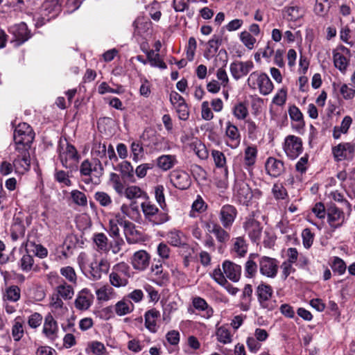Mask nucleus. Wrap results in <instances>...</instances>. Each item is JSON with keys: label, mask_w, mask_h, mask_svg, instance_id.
<instances>
[{"label": "nucleus", "mask_w": 355, "mask_h": 355, "mask_svg": "<svg viewBox=\"0 0 355 355\" xmlns=\"http://www.w3.org/2000/svg\"><path fill=\"white\" fill-rule=\"evenodd\" d=\"M256 295L261 308L272 311L276 306L275 301H272L273 290L271 286L266 283H261L256 288Z\"/></svg>", "instance_id": "obj_4"}, {"label": "nucleus", "mask_w": 355, "mask_h": 355, "mask_svg": "<svg viewBox=\"0 0 355 355\" xmlns=\"http://www.w3.org/2000/svg\"><path fill=\"white\" fill-rule=\"evenodd\" d=\"M94 198L103 207H108L112 202L110 196L103 191H97L94 195Z\"/></svg>", "instance_id": "obj_50"}, {"label": "nucleus", "mask_w": 355, "mask_h": 355, "mask_svg": "<svg viewBox=\"0 0 355 355\" xmlns=\"http://www.w3.org/2000/svg\"><path fill=\"white\" fill-rule=\"evenodd\" d=\"M177 163L178 160L175 155H164L157 159V166L164 171L172 168Z\"/></svg>", "instance_id": "obj_29"}, {"label": "nucleus", "mask_w": 355, "mask_h": 355, "mask_svg": "<svg viewBox=\"0 0 355 355\" xmlns=\"http://www.w3.org/2000/svg\"><path fill=\"white\" fill-rule=\"evenodd\" d=\"M222 44V37L220 35H214L212 38L208 42V49L207 53L213 55L216 53L219 46Z\"/></svg>", "instance_id": "obj_45"}, {"label": "nucleus", "mask_w": 355, "mask_h": 355, "mask_svg": "<svg viewBox=\"0 0 355 355\" xmlns=\"http://www.w3.org/2000/svg\"><path fill=\"white\" fill-rule=\"evenodd\" d=\"M222 267L226 277L232 282H236L240 279L241 275V266L232 261L226 260Z\"/></svg>", "instance_id": "obj_23"}, {"label": "nucleus", "mask_w": 355, "mask_h": 355, "mask_svg": "<svg viewBox=\"0 0 355 355\" xmlns=\"http://www.w3.org/2000/svg\"><path fill=\"white\" fill-rule=\"evenodd\" d=\"M24 321L21 316H17L13 321L12 336L15 341H19L24 336Z\"/></svg>", "instance_id": "obj_31"}, {"label": "nucleus", "mask_w": 355, "mask_h": 355, "mask_svg": "<svg viewBox=\"0 0 355 355\" xmlns=\"http://www.w3.org/2000/svg\"><path fill=\"white\" fill-rule=\"evenodd\" d=\"M257 155V149L255 146H248L245 150L244 163L248 166L254 164Z\"/></svg>", "instance_id": "obj_37"}, {"label": "nucleus", "mask_w": 355, "mask_h": 355, "mask_svg": "<svg viewBox=\"0 0 355 355\" xmlns=\"http://www.w3.org/2000/svg\"><path fill=\"white\" fill-rule=\"evenodd\" d=\"M257 254H250L248 260L245 264V274L247 277H254L257 272V264L253 261V259L258 257Z\"/></svg>", "instance_id": "obj_32"}, {"label": "nucleus", "mask_w": 355, "mask_h": 355, "mask_svg": "<svg viewBox=\"0 0 355 355\" xmlns=\"http://www.w3.org/2000/svg\"><path fill=\"white\" fill-rule=\"evenodd\" d=\"M303 245L305 248L309 249L313 244L314 235L309 228H306L302 233Z\"/></svg>", "instance_id": "obj_53"}, {"label": "nucleus", "mask_w": 355, "mask_h": 355, "mask_svg": "<svg viewBox=\"0 0 355 355\" xmlns=\"http://www.w3.org/2000/svg\"><path fill=\"white\" fill-rule=\"evenodd\" d=\"M130 148L132 153L133 161L137 162L143 155L144 148L142 144L139 141H133L131 144Z\"/></svg>", "instance_id": "obj_49"}, {"label": "nucleus", "mask_w": 355, "mask_h": 355, "mask_svg": "<svg viewBox=\"0 0 355 355\" xmlns=\"http://www.w3.org/2000/svg\"><path fill=\"white\" fill-rule=\"evenodd\" d=\"M110 268V263L106 259L94 261L90 265V274L94 279H99L103 274H106Z\"/></svg>", "instance_id": "obj_26"}, {"label": "nucleus", "mask_w": 355, "mask_h": 355, "mask_svg": "<svg viewBox=\"0 0 355 355\" xmlns=\"http://www.w3.org/2000/svg\"><path fill=\"white\" fill-rule=\"evenodd\" d=\"M56 291L58 294L64 300L71 299L74 293L72 286L67 284L64 281L56 287Z\"/></svg>", "instance_id": "obj_33"}, {"label": "nucleus", "mask_w": 355, "mask_h": 355, "mask_svg": "<svg viewBox=\"0 0 355 355\" xmlns=\"http://www.w3.org/2000/svg\"><path fill=\"white\" fill-rule=\"evenodd\" d=\"M211 277L218 284L221 286H225L226 284H227V281L220 268H217L214 270Z\"/></svg>", "instance_id": "obj_63"}, {"label": "nucleus", "mask_w": 355, "mask_h": 355, "mask_svg": "<svg viewBox=\"0 0 355 355\" xmlns=\"http://www.w3.org/2000/svg\"><path fill=\"white\" fill-rule=\"evenodd\" d=\"M334 272H337L341 275L346 271L347 266L345 261L338 257H334L331 263L330 264Z\"/></svg>", "instance_id": "obj_41"}, {"label": "nucleus", "mask_w": 355, "mask_h": 355, "mask_svg": "<svg viewBox=\"0 0 355 355\" xmlns=\"http://www.w3.org/2000/svg\"><path fill=\"white\" fill-rule=\"evenodd\" d=\"M312 211L320 219H324L327 215V209L322 202H317L313 207Z\"/></svg>", "instance_id": "obj_64"}, {"label": "nucleus", "mask_w": 355, "mask_h": 355, "mask_svg": "<svg viewBox=\"0 0 355 355\" xmlns=\"http://www.w3.org/2000/svg\"><path fill=\"white\" fill-rule=\"evenodd\" d=\"M172 184L181 190L187 189L191 186V179L187 173L183 171L175 170L170 174Z\"/></svg>", "instance_id": "obj_14"}, {"label": "nucleus", "mask_w": 355, "mask_h": 355, "mask_svg": "<svg viewBox=\"0 0 355 355\" xmlns=\"http://www.w3.org/2000/svg\"><path fill=\"white\" fill-rule=\"evenodd\" d=\"M253 67L254 64L250 60L247 62H234L230 64V72L234 79L239 80L247 75Z\"/></svg>", "instance_id": "obj_17"}, {"label": "nucleus", "mask_w": 355, "mask_h": 355, "mask_svg": "<svg viewBox=\"0 0 355 355\" xmlns=\"http://www.w3.org/2000/svg\"><path fill=\"white\" fill-rule=\"evenodd\" d=\"M43 333L49 339L54 340L58 337V327L57 322L51 314L45 317Z\"/></svg>", "instance_id": "obj_25"}, {"label": "nucleus", "mask_w": 355, "mask_h": 355, "mask_svg": "<svg viewBox=\"0 0 355 355\" xmlns=\"http://www.w3.org/2000/svg\"><path fill=\"white\" fill-rule=\"evenodd\" d=\"M233 249L239 257H244L245 255L248 250V245L243 237L236 239Z\"/></svg>", "instance_id": "obj_43"}, {"label": "nucleus", "mask_w": 355, "mask_h": 355, "mask_svg": "<svg viewBox=\"0 0 355 355\" xmlns=\"http://www.w3.org/2000/svg\"><path fill=\"white\" fill-rule=\"evenodd\" d=\"M71 197L73 202L78 205L84 206L87 205V198L85 193L78 191L73 190L71 192Z\"/></svg>", "instance_id": "obj_51"}, {"label": "nucleus", "mask_w": 355, "mask_h": 355, "mask_svg": "<svg viewBox=\"0 0 355 355\" xmlns=\"http://www.w3.org/2000/svg\"><path fill=\"white\" fill-rule=\"evenodd\" d=\"M150 259V257L146 251L139 250L132 257V266L136 270H144L149 266Z\"/></svg>", "instance_id": "obj_24"}, {"label": "nucleus", "mask_w": 355, "mask_h": 355, "mask_svg": "<svg viewBox=\"0 0 355 355\" xmlns=\"http://www.w3.org/2000/svg\"><path fill=\"white\" fill-rule=\"evenodd\" d=\"M302 141L300 137L295 135L286 137L284 150L288 157L295 159L302 152Z\"/></svg>", "instance_id": "obj_8"}, {"label": "nucleus", "mask_w": 355, "mask_h": 355, "mask_svg": "<svg viewBox=\"0 0 355 355\" xmlns=\"http://www.w3.org/2000/svg\"><path fill=\"white\" fill-rule=\"evenodd\" d=\"M218 340L223 343H227L231 341L230 334L227 329L220 327L216 332Z\"/></svg>", "instance_id": "obj_60"}, {"label": "nucleus", "mask_w": 355, "mask_h": 355, "mask_svg": "<svg viewBox=\"0 0 355 355\" xmlns=\"http://www.w3.org/2000/svg\"><path fill=\"white\" fill-rule=\"evenodd\" d=\"M103 171L101 162L98 159H94L93 162L89 159L84 160L80 166V173L83 176H90L92 172L101 174Z\"/></svg>", "instance_id": "obj_21"}, {"label": "nucleus", "mask_w": 355, "mask_h": 355, "mask_svg": "<svg viewBox=\"0 0 355 355\" xmlns=\"http://www.w3.org/2000/svg\"><path fill=\"white\" fill-rule=\"evenodd\" d=\"M6 297L11 302H17L20 299L21 290L15 285L10 286L6 289Z\"/></svg>", "instance_id": "obj_44"}, {"label": "nucleus", "mask_w": 355, "mask_h": 355, "mask_svg": "<svg viewBox=\"0 0 355 355\" xmlns=\"http://www.w3.org/2000/svg\"><path fill=\"white\" fill-rule=\"evenodd\" d=\"M193 305L195 307V309H196L198 310H200V311L207 310V313L209 316L212 314V312H213L212 309L211 308L209 309L208 304L206 302V301L200 297H197L193 299Z\"/></svg>", "instance_id": "obj_47"}, {"label": "nucleus", "mask_w": 355, "mask_h": 355, "mask_svg": "<svg viewBox=\"0 0 355 355\" xmlns=\"http://www.w3.org/2000/svg\"><path fill=\"white\" fill-rule=\"evenodd\" d=\"M93 241L97 246L98 250L107 251L108 239L103 233H96L93 236Z\"/></svg>", "instance_id": "obj_40"}, {"label": "nucleus", "mask_w": 355, "mask_h": 355, "mask_svg": "<svg viewBox=\"0 0 355 355\" xmlns=\"http://www.w3.org/2000/svg\"><path fill=\"white\" fill-rule=\"evenodd\" d=\"M240 39L243 44L248 49H252L256 42V39L248 31H243L240 34Z\"/></svg>", "instance_id": "obj_46"}, {"label": "nucleus", "mask_w": 355, "mask_h": 355, "mask_svg": "<svg viewBox=\"0 0 355 355\" xmlns=\"http://www.w3.org/2000/svg\"><path fill=\"white\" fill-rule=\"evenodd\" d=\"M247 82L251 89H256L258 88L259 92L264 96L271 93L274 88L273 84L268 76L265 73L257 71L250 74Z\"/></svg>", "instance_id": "obj_1"}, {"label": "nucleus", "mask_w": 355, "mask_h": 355, "mask_svg": "<svg viewBox=\"0 0 355 355\" xmlns=\"http://www.w3.org/2000/svg\"><path fill=\"white\" fill-rule=\"evenodd\" d=\"M113 289L110 286H103L96 291V295L98 300L107 301L110 299V295L112 294Z\"/></svg>", "instance_id": "obj_55"}, {"label": "nucleus", "mask_w": 355, "mask_h": 355, "mask_svg": "<svg viewBox=\"0 0 355 355\" xmlns=\"http://www.w3.org/2000/svg\"><path fill=\"white\" fill-rule=\"evenodd\" d=\"M125 196L130 200L141 197L145 198H148L147 194L137 186H130L127 187L125 190Z\"/></svg>", "instance_id": "obj_39"}, {"label": "nucleus", "mask_w": 355, "mask_h": 355, "mask_svg": "<svg viewBox=\"0 0 355 355\" xmlns=\"http://www.w3.org/2000/svg\"><path fill=\"white\" fill-rule=\"evenodd\" d=\"M26 228L22 221L18 219L14 223L11 229V237L12 240L16 241L25 235Z\"/></svg>", "instance_id": "obj_36"}, {"label": "nucleus", "mask_w": 355, "mask_h": 355, "mask_svg": "<svg viewBox=\"0 0 355 355\" xmlns=\"http://www.w3.org/2000/svg\"><path fill=\"white\" fill-rule=\"evenodd\" d=\"M216 166L218 168H223L226 164V158L225 155L218 150H213L211 152Z\"/></svg>", "instance_id": "obj_52"}, {"label": "nucleus", "mask_w": 355, "mask_h": 355, "mask_svg": "<svg viewBox=\"0 0 355 355\" xmlns=\"http://www.w3.org/2000/svg\"><path fill=\"white\" fill-rule=\"evenodd\" d=\"M191 148L200 159H205L208 157L209 153L206 146L201 142L198 141L192 143L191 144Z\"/></svg>", "instance_id": "obj_42"}, {"label": "nucleus", "mask_w": 355, "mask_h": 355, "mask_svg": "<svg viewBox=\"0 0 355 355\" xmlns=\"http://www.w3.org/2000/svg\"><path fill=\"white\" fill-rule=\"evenodd\" d=\"M327 216L329 225L334 230L341 227L345 220L343 211L334 204L327 207Z\"/></svg>", "instance_id": "obj_9"}, {"label": "nucleus", "mask_w": 355, "mask_h": 355, "mask_svg": "<svg viewBox=\"0 0 355 355\" xmlns=\"http://www.w3.org/2000/svg\"><path fill=\"white\" fill-rule=\"evenodd\" d=\"M26 247L34 248V249H33V252L36 256L40 258H44L47 256L48 251L46 248L43 247L41 244H35V242L31 240V236L30 234L28 235Z\"/></svg>", "instance_id": "obj_35"}, {"label": "nucleus", "mask_w": 355, "mask_h": 355, "mask_svg": "<svg viewBox=\"0 0 355 355\" xmlns=\"http://www.w3.org/2000/svg\"><path fill=\"white\" fill-rule=\"evenodd\" d=\"M286 12L291 21H296L302 16L300 8L297 6L286 8Z\"/></svg>", "instance_id": "obj_54"}, {"label": "nucleus", "mask_w": 355, "mask_h": 355, "mask_svg": "<svg viewBox=\"0 0 355 355\" xmlns=\"http://www.w3.org/2000/svg\"><path fill=\"white\" fill-rule=\"evenodd\" d=\"M114 309L116 313L121 316L132 312L134 309V305L130 301L121 300L115 304Z\"/></svg>", "instance_id": "obj_34"}, {"label": "nucleus", "mask_w": 355, "mask_h": 355, "mask_svg": "<svg viewBox=\"0 0 355 355\" xmlns=\"http://www.w3.org/2000/svg\"><path fill=\"white\" fill-rule=\"evenodd\" d=\"M237 216L236 207L232 205H223L219 211L218 217L221 225L225 229H230Z\"/></svg>", "instance_id": "obj_10"}, {"label": "nucleus", "mask_w": 355, "mask_h": 355, "mask_svg": "<svg viewBox=\"0 0 355 355\" xmlns=\"http://www.w3.org/2000/svg\"><path fill=\"white\" fill-rule=\"evenodd\" d=\"M9 32L13 35V40L11 42H15V46L22 44L31 37V31L24 22L12 26L9 29Z\"/></svg>", "instance_id": "obj_11"}, {"label": "nucleus", "mask_w": 355, "mask_h": 355, "mask_svg": "<svg viewBox=\"0 0 355 355\" xmlns=\"http://www.w3.org/2000/svg\"><path fill=\"white\" fill-rule=\"evenodd\" d=\"M61 275L69 282L76 284L77 277L74 269L71 266H66L60 269Z\"/></svg>", "instance_id": "obj_48"}, {"label": "nucleus", "mask_w": 355, "mask_h": 355, "mask_svg": "<svg viewBox=\"0 0 355 355\" xmlns=\"http://www.w3.org/2000/svg\"><path fill=\"white\" fill-rule=\"evenodd\" d=\"M248 109L246 106L240 103L238 105H235L234 107V114L238 119H243L248 115Z\"/></svg>", "instance_id": "obj_57"}, {"label": "nucleus", "mask_w": 355, "mask_h": 355, "mask_svg": "<svg viewBox=\"0 0 355 355\" xmlns=\"http://www.w3.org/2000/svg\"><path fill=\"white\" fill-rule=\"evenodd\" d=\"M94 297L87 288H83L78 293L74 302L75 307L79 311H86L93 303Z\"/></svg>", "instance_id": "obj_16"}, {"label": "nucleus", "mask_w": 355, "mask_h": 355, "mask_svg": "<svg viewBox=\"0 0 355 355\" xmlns=\"http://www.w3.org/2000/svg\"><path fill=\"white\" fill-rule=\"evenodd\" d=\"M331 153L335 162L352 161L355 157V144L342 142L331 148Z\"/></svg>", "instance_id": "obj_5"}, {"label": "nucleus", "mask_w": 355, "mask_h": 355, "mask_svg": "<svg viewBox=\"0 0 355 355\" xmlns=\"http://www.w3.org/2000/svg\"><path fill=\"white\" fill-rule=\"evenodd\" d=\"M35 138V132L26 123H19L15 129L13 139L18 143L31 144Z\"/></svg>", "instance_id": "obj_7"}, {"label": "nucleus", "mask_w": 355, "mask_h": 355, "mask_svg": "<svg viewBox=\"0 0 355 355\" xmlns=\"http://www.w3.org/2000/svg\"><path fill=\"white\" fill-rule=\"evenodd\" d=\"M119 168L124 181L135 182L134 169L130 162L123 161L119 164Z\"/></svg>", "instance_id": "obj_30"}, {"label": "nucleus", "mask_w": 355, "mask_h": 355, "mask_svg": "<svg viewBox=\"0 0 355 355\" xmlns=\"http://www.w3.org/2000/svg\"><path fill=\"white\" fill-rule=\"evenodd\" d=\"M12 162L16 173H24L30 170L31 156L30 155L16 156L12 159Z\"/></svg>", "instance_id": "obj_27"}, {"label": "nucleus", "mask_w": 355, "mask_h": 355, "mask_svg": "<svg viewBox=\"0 0 355 355\" xmlns=\"http://www.w3.org/2000/svg\"><path fill=\"white\" fill-rule=\"evenodd\" d=\"M236 196L240 203L248 205L252 198V192L249 185L243 182H239L235 185Z\"/></svg>", "instance_id": "obj_18"}, {"label": "nucleus", "mask_w": 355, "mask_h": 355, "mask_svg": "<svg viewBox=\"0 0 355 355\" xmlns=\"http://www.w3.org/2000/svg\"><path fill=\"white\" fill-rule=\"evenodd\" d=\"M106 145L100 142H95L92 147V153L94 155L103 158L106 156Z\"/></svg>", "instance_id": "obj_58"}, {"label": "nucleus", "mask_w": 355, "mask_h": 355, "mask_svg": "<svg viewBox=\"0 0 355 355\" xmlns=\"http://www.w3.org/2000/svg\"><path fill=\"white\" fill-rule=\"evenodd\" d=\"M128 267L125 264H121L115 268L110 275V281L112 286L115 287L125 286L128 284V275L127 272Z\"/></svg>", "instance_id": "obj_13"}, {"label": "nucleus", "mask_w": 355, "mask_h": 355, "mask_svg": "<svg viewBox=\"0 0 355 355\" xmlns=\"http://www.w3.org/2000/svg\"><path fill=\"white\" fill-rule=\"evenodd\" d=\"M176 111L178 114V117L180 120L185 121L188 119L189 112V108L188 106L185 103L183 104H178L175 106Z\"/></svg>", "instance_id": "obj_59"}, {"label": "nucleus", "mask_w": 355, "mask_h": 355, "mask_svg": "<svg viewBox=\"0 0 355 355\" xmlns=\"http://www.w3.org/2000/svg\"><path fill=\"white\" fill-rule=\"evenodd\" d=\"M205 227L208 232L212 233L216 236L217 241L220 243H225L230 239V234L222 225L214 220H207L205 222Z\"/></svg>", "instance_id": "obj_15"}, {"label": "nucleus", "mask_w": 355, "mask_h": 355, "mask_svg": "<svg viewBox=\"0 0 355 355\" xmlns=\"http://www.w3.org/2000/svg\"><path fill=\"white\" fill-rule=\"evenodd\" d=\"M20 263H21V268L24 271H30L32 269V267H33V265L34 263V259L32 256L26 254L23 255V257H21V259L20 260Z\"/></svg>", "instance_id": "obj_56"}, {"label": "nucleus", "mask_w": 355, "mask_h": 355, "mask_svg": "<svg viewBox=\"0 0 355 355\" xmlns=\"http://www.w3.org/2000/svg\"><path fill=\"white\" fill-rule=\"evenodd\" d=\"M254 217L255 212L252 211L247 217H245L243 227L251 241L254 243H257L260 240L262 227L261 226V223L257 220Z\"/></svg>", "instance_id": "obj_6"}, {"label": "nucleus", "mask_w": 355, "mask_h": 355, "mask_svg": "<svg viewBox=\"0 0 355 355\" xmlns=\"http://www.w3.org/2000/svg\"><path fill=\"white\" fill-rule=\"evenodd\" d=\"M55 179L60 183H62L66 186H70L71 181L69 179V175L64 171H55Z\"/></svg>", "instance_id": "obj_62"}, {"label": "nucleus", "mask_w": 355, "mask_h": 355, "mask_svg": "<svg viewBox=\"0 0 355 355\" xmlns=\"http://www.w3.org/2000/svg\"><path fill=\"white\" fill-rule=\"evenodd\" d=\"M225 135L227 137V144L232 148H237L241 141V135L238 128L228 121L226 123Z\"/></svg>", "instance_id": "obj_19"}, {"label": "nucleus", "mask_w": 355, "mask_h": 355, "mask_svg": "<svg viewBox=\"0 0 355 355\" xmlns=\"http://www.w3.org/2000/svg\"><path fill=\"white\" fill-rule=\"evenodd\" d=\"M265 167L267 173L274 178L281 175L285 170L284 162L272 157L268 158Z\"/></svg>", "instance_id": "obj_22"}, {"label": "nucleus", "mask_w": 355, "mask_h": 355, "mask_svg": "<svg viewBox=\"0 0 355 355\" xmlns=\"http://www.w3.org/2000/svg\"><path fill=\"white\" fill-rule=\"evenodd\" d=\"M61 12V5L58 0H47L44 2L41 10V16L38 18L36 26H41L55 18Z\"/></svg>", "instance_id": "obj_3"}, {"label": "nucleus", "mask_w": 355, "mask_h": 355, "mask_svg": "<svg viewBox=\"0 0 355 355\" xmlns=\"http://www.w3.org/2000/svg\"><path fill=\"white\" fill-rule=\"evenodd\" d=\"M333 58L334 66L340 71H345L349 64V60L346 57L338 52L334 51Z\"/></svg>", "instance_id": "obj_38"}, {"label": "nucleus", "mask_w": 355, "mask_h": 355, "mask_svg": "<svg viewBox=\"0 0 355 355\" xmlns=\"http://www.w3.org/2000/svg\"><path fill=\"white\" fill-rule=\"evenodd\" d=\"M59 159L63 167L68 168L71 166L68 164V159L78 161L80 156L76 148L71 144L67 143L66 150L63 152L60 150V146H59Z\"/></svg>", "instance_id": "obj_20"}, {"label": "nucleus", "mask_w": 355, "mask_h": 355, "mask_svg": "<svg viewBox=\"0 0 355 355\" xmlns=\"http://www.w3.org/2000/svg\"><path fill=\"white\" fill-rule=\"evenodd\" d=\"M141 208L146 220L153 225H158L168 221L169 216L164 211L159 210L155 205L149 200L141 204Z\"/></svg>", "instance_id": "obj_2"}, {"label": "nucleus", "mask_w": 355, "mask_h": 355, "mask_svg": "<svg viewBox=\"0 0 355 355\" xmlns=\"http://www.w3.org/2000/svg\"><path fill=\"white\" fill-rule=\"evenodd\" d=\"M159 315V311L155 309H150L145 313V326L152 333L157 331L156 320Z\"/></svg>", "instance_id": "obj_28"}, {"label": "nucleus", "mask_w": 355, "mask_h": 355, "mask_svg": "<svg viewBox=\"0 0 355 355\" xmlns=\"http://www.w3.org/2000/svg\"><path fill=\"white\" fill-rule=\"evenodd\" d=\"M42 321V315L39 313H34L28 317V324L30 327L35 329L41 324Z\"/></svg>", "instance_id": "obj_61"}, {"label": "nucleus", "mask_w": 355, "mask_h": 355, "mask_svg": "<svg viewBox=\"0 0 355 355\" xmlns=\"http://www.w3.org/2000/svg\"><path fill=\"white\" fill-rule=\"evenodd\" d=\"M277 261L275 259L263 256L259 259V270L261 275L268 277H275L278 271Z\"/></svg>", "instance_id": "obj_12"}]
</instances>
